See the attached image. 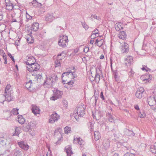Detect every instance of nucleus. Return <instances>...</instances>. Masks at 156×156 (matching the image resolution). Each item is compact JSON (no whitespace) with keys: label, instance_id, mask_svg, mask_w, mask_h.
Wrapping results in <instances>:
<instances>
[{"label":"nucleus","instance_id":"nucleus-3","mask_svg":"<svg viewBox=\"0 0 156 156\" xmlns=\"http://www.w3.org/2000/svg\"><path fill=\"white\" fill-rule=\"evenodd\" d=\"M53 96L50 98V100L55 101L58 99L60 98L63 94L62 91L58 90L57 89L53 91Z\"/></svg>","mask_w":156,"mask_h":156},{"label":"nucleus","instance_id":"nucleus-62","mask_svg":"<svg viewBox=\"0 0 156 156\" xmlns=\"http://www.w3.org/2000/svg\"><path fill=\"white\" fill-rule=\"evenodd\" d=\"M134 108L136 110H140V108H139V107L137 105H135L134 106Z\"/></svg>","mask_w":156,"mask_h":156},{"label":"nucleus","instance_id":"nucleus-7","mask_svg":"<svg viewBox=\"0 0 156 156\" xmlns=\"http://www.w3.org/2000/svg\"><path fill=\"white\" fill-rule=\"evenodd\" d=\"M73 142L75 144H78L80 146H83L84 144V141L80 137H77L75 136H74Z\"/></svg>","mask_w":156,"mask_h":156},{"label":"nucleus","instance_id":"nucleus-19","mask_svg":"<svg viewBox=\"0 0 156 156\" xmlns=\"http://www.w3.org/2000/svg\"><path fill=\"white\" fill-rule=\"evenodd\" d=\"M39 28V24L38 23H34L32 25L30 29L34 31H36L38 30Z\"/></svg>","mask_w":156,"mask_h":156},{"label":"nucleus","instance_id":"nucleus-45","mask_svg":"<svg viewBox=\"0 0 156 156\" xmlns=\"http://www.w3.org/2000/svg\"><path fill=\"white\" fill-rule=\"evenodd\" d=\"M82 25L83 27L86 30H87L88 28V26L86 23L84 22H82Z\"/></svg>","mask_w":156,"mask_h":156},{"label":"nucleus","instance_id":"nucleus-47","mask_svg":"<svg viewBox=\"0 0 156 156\" xmlns=\"http://www.w3.org/2000/svg\"><path fill=\"white\" fill-rule=\"evenodd\" d=\"M123 111L125 112H126V113H127V116H128V113H129V114L130 115V116H131V117H132V118H135V116L133 115H132V114H131L130 113V112H129V111L126 109H124L123 110Z\"/></svg>","mask_w":156,"mask_h":156},{"label":"nucleus","instance_id":"nucleus-23","mask_svg":"<svg viewBox=\"0 0 156 156\" xmlns=\"http://www.w3.org/2000/svg\"><path fill=\"white\" fill-rule=\"evenodd\" d=\"M32 112L35 115H37L39 114L40 110L38 107L36 106H34L32 108Z\"/></svg>","mask_w":156,"mask_h":156},{"label":"nucleus","instance_id":"nucleus-60","mask_svg":"<svg viewBox=\"0 0 156 156\" xmlns=\"http://www.w3.org/2000/svg\"><path fill=\"white\" fill-rule=\"evenodd\" d=\"M0 54L1 55H2V57L6 55L4 51L1 50H0Z\"/></svg>","mask_w":156,"mask_h":156},{"label":"nucleus","instance_id":"nucleus-6","mask_svg":"<svg viewBox=\"0 0 156 156\" xmlns=\"http://www.w3.org/2000/svg\"><path fill=\"white\" fill-rule=\"evenodd\" d=\"M46 80L43 83V86L44 87H50L52 86L53 80H52L49 77H47Z\"/></svg>","mask_w":156,"mask_h":156},{"label":"nucleus","instance_id":"nucleus-20","mask_svg":"<svg viewBox=\"0 0 156 156\" xmlns=\"http://www.w3.org/2000/svg\"><path fill=\"white\" fill-rule=\"evenodd\" d=\"M66 152L67 153V156H71L73 154L72 148L70 145H68L65 147Z\"/></svg>","mask_w":156,"mask_h":156},{"label":"nucleus","instance_id":"nucleus-8","mask_svg":"<svg viewBox=\"0 0 156 156\" xmlns=\"http://www.w3.org/2000/svg\"><path fill=\"white\" fill-rule=\"evenodd\" d=\"M133 57L130 55H128L125 59L124 62L127 66H130L133 62Z\"/></svg>","mask_w":156,"mask_h":156},{"label":"nucleus","instance_id":"nucleus-55","mask_svg":"<svg viewBox=\"0 0 156 156\" xmlns=\"http://www.w3.org/2000/svg\"><path fill=\"white\" fill-rule=\"evenodd\" d=\"M134 73V71L131 69L129 73V75L130 76H133Z\"/></svg>","mask_w":156,"mask_h":156},{"label":"nucleus","instance_id":"nucleus-63","mask_svg":"<svg viewBox=\"0 0 156 156\" xmlns=\"http://www.w3.org/2000/svg\"><path fill=\"white\" fill-rule=\"evenodd\" d=\"M100 97L103 100H105V98L103 94V92H101V93Z\"/></svg>","mask_w":156,"mask_h":156},{"label":"nucleus","instance_id":"nucleus-9","mask_svg":"<svg viewBox=\"0 0 156 156\" xmlns=\"http://www.w3.org/2000/svg\"><path fill=\"white\" fill-rule=\"evenodd\" d=\"M144 89L143 87H140L138 88L136 92V97L139 98H141L142 97L143 93L144 92Z\"/></svg>","mask_w":156,"mask_h":156},{"label":"nucleus","instance_id":"nucleus-4","mask_svg":"<svg viewBox=\"0 0 156 156\" xmlns=\"http://www.w3.org/2000/svg\"><path fill=\"white\" fill-rule=\"evenodd\" d=\"M68 41L67 36L62 35V37L61 36H60L58 44L61 47H65L66 46Z\"/></svg>","mask_w":156,"mask_h":156},{"label":"nucleus","instance_id":"nucleus-21","mask_svg":"<svg viewBox=\"0 0 156 156\" xmlns=\"http://www.w3.org/2000/svg\"><path fill=\"white\" fill-rule=\"evenodd\" d=\"M148 102L150 106H151V105H153L155 104L156 101L154 97H150L148 98Z\"/></svg>","mask_w":156,"mask_h":156},{"label":"nucleus","instance_id":"nucleus-38","mask_svg":"<svg viewBox=\"0 0 156 156\" xmlns=\"http://www.w3.org/2000/svg\"><path fill=\"white\" fill-rule=\"evenodd\" d=\"M18 109L17 108H13V109L11 111V114H13L14 115H16L19 114L18 112Z\"/></svg>","mask_w":156,"mask_h":156},{"label":"nucleus","instance_id":"nucleus-35","mask_svg":"<svg viewBox=\"0 0 156 156\" xmlns=\"http://www.w3.org/2000/svg\"><path fill=\"white\" fill-rule=\"evenodd\" d=\"M33 123L32 122H30L28 123L26 127L27 129V131H29L33 128Z\"/></svg>","mask_w":156,"mask_h":156},{"label":"nucleus","instance_id":"nucleus-2","mask_svg":"<svg viewBox=\"0 0 156 156\" xmlns=\"http://www.w3.org/2000/svg\"><path fill=\"white\" fill-rule=\"evenodd\" d=\"M85 108L81 105L77 107L76 110L75 111L76 113L75 112L74 113L75 118L77 119V115H78L79 117H82L85 114Z\"/></svg>","mask_w":156,"mask_h":156},{"label":"nucleus","instance_id":"nucleus-50","mask_svg":"<svg viewBox=\"0 0 156 156\" xmlns=\"http://www.w3.org/2000/svg\"><path fill=\"white\" fill-rule=\"evenodd\" d=\"M150 106L151 109L154 110L155 112H156V103L155 104L153 105H151V106Z\"/></svg>","mask_w":156,"mask_h":156},{"label":"nucleus","instance_id":"nucleus-22","mask_svg":"<svg viewBox=\"0 0 156 156\" xmlns=\"http://www.w3.org/2000/svg\"><path fill=\"white\" fill-rule=\"evenodd\" d=\"M141 78L143 81L147 80L148 82H149L151 79V76L150 74L147 73L143 76H142Z\"/></svg>","mask_w":156,"mask_h":156},{"label":"nucleus","instance_id":"nucleus-61","mask_svg":"<svg viewBox=\"0 0 156 156\" xmlns=\"http://www.w3.org/2000/svg\"><path fill=\"white\" fill-rule=\"evenodd\" d=\"M63 104L65 105V106L66 107H67L68 105V102L66 100H64L63 101Z\"/></svg>","mask_w":156,"mask_h":156},{"label":"nucleus","instance_id":"nucleus-42","mask_svg":"<svg viewBox=\"0 0 156 156\" xmlns=\"http://www.w3.org/2000/svg\"><path fill=\"white\" fill-rule=\"evenodd\" d=\"M108 116L109 121L111 122H114V119L110 113H108Z\"/></svg>","mask_w":156,"mask_h":156},{"label":"nucleus","instance_id":"nucleus-52","mask_svg":"<svg viewBox=\"0 0 156 156\" xmlns=\"http://www.w3.org/2000/svg\"><path fill=\"white\" fill-rule=\"evenodd\" d=\"M30 60V62H35V58L34 57H32L31 58H28L27 61Z\"/></svg>","mask_w":156,"mask_h":156},{"label":"nucleus","instance_id":"nucleus-37","mask_svg":"<svg viewBox=\"0 0 156 156\" xmlns=\"http://www.w3.org/2000/svg\"><path fill=\"white\" fill-rule=\"evenodd\" d=\"M71 131L70 127L66 126L64 128V131L65 134H68L69 133H71Z\"/></svg>","mask_w":156,"mask_h":156},{"label":"nucleus","instance_id":"nucleus-40","mask_svg":"<svg viewBox=\"0 0 156 156\" xmlns=\"http://www.w3.org/2000/svg\"><path fill=\"white\" fill-rule=\"evenodd\" d=\"M62 130V129L61 128L57 129L55 130L54 135H56L58 134H60Z\"/></svg>","mask_w":156,"mask_h":156},{"label":"nucleus","instance_id":"nucleus-12","mask_svg":"<svg viewBox=\"0 0 156 156\" xmlns=\"http://www.w3.org/2000/svg\"><path fill=\"white\" fill-rule=\"evenodd\" d=\"M121 49V52L123 53L128 52L129 50V47L128 44L125 42L122 44Z\"/></svg>","mask_w":156,"mask_h":156},{"label":"nucleus","instance_id":"nucleus-59","mask_svg":"<svg viewBox=\"0 0 156 156\" xmlns=\"http://www.w3.org/2000/svg\"><path fill=\"white\" fill-rule=\"evenodd\" d=\"M3 18V12L2 11H0V20H1Z\"/></svg>","mask_w":156,"mask_h":156},{"label":"nucleus","instance_id":"nucleus-11","mask_svg":"<svg viewBox=\"0 0 156 156\" xmlns=\"http://www.w3.org/2000/svg\"><path fill=\"white\" fill-rule=\"evenodd\" d=\"M5 5L6 6V9L8 10H11L13 8V6L10 0H5Z\"/></svg>","mask_w":156,"mask_h":156},{"label":"nucleus","instance_id":"nucleus-34","mask_svg":"<svg viewBox=\"0 0 156 156\" xmlns=\"http://www.w3.org/2000/svg\"><path fill=\"white\" fill-rule=\"evenodd\" d=\"M32 80H30L29 82H27L26 83L25 85V87L27 89L30 91H31L30 90L31 87V85Z\"/></svg>","mask_w":156,"mask_h":156},{"label":"nucleus","instance_id":"nucleus-1","mask_svg":"<svg viewBox=\"0 0 156 156\" xmlns=\"http://www.w3.org/2000/svg\"><path fill=\"white\" fill-rule=\"evenodd\" d=\"M25 63L27 65L26 67L27 69L30 72L35 73L38 71L40 67V65L37 63L30 62L29 60L26 61Z\"/></svg>","mask_w":156,"mask_h":156},{"label":"nucleus","instance_id":"nucleus-14","mask_svg":"<svg viewBox=\"0 0 156 156\" xmlns=\"http://www.w3.org/2000/svg\"><path fill=\"white\" fill-rule=\"evenodd\" d=\"M20 16L16 14H13L12 15V22H19L20 21Z\"/></svg>","mask_w":156,"mask_h":156},{"label":"nucleus","instance_id":"nucleus-24","mask_svg":"<svg viewBox=\"0 0 156 156\" xmlns=\"http://www.w3.org/2000/svg\"><path fill=\"white\" fill-rule=\"evenodd\" d=\"M124 134L128 136H134L135 133L132 131L130 130L129 129L126 128L124 129Z\"/></svg>","mask_w":156,"mask_h":156},{"label":"nucleus","instance_id":"nucleus-51","mask_svg":"<svg viewBox=\"0 0 156 156\" xmlns=\"http://www.w3.org/2000/svg\"><path fill=\"white\" fill-rule=\"evenodd\" d=\"M27 41L28 43H32L34 42V40L31 38V37L30 39V38H28L27 39Z\"/></svg>","mask_w":156,"mask_h":156},{"label":"nucleus","instance_id":"nucleus-15","mask_svg":"<svg viewBox=\"0 0 156 156\" xmlns=\"http://www.w3.org/2000/svg\"><path fill=\"white\" fill-rule=\"evenodd\" d=\"M62 55V53L58 54L57 55V59L55 61V67H57L60 66L61 65V61L62 60V58L60 57Z\"/></svg>","mask_w":156,"mask_h":156},{"label":"nucleus","instance_id":"nucleus-58","mask_svg":"<svg viewBox=\"0 0 156 156\" xmlns=\"http://www.w3.org/2000/svg\"><path fill=\"white\" fill-rule=\"evenodd\" d=\"M88 125H90V131H92V129H93V128H92V127H93V125H92V124L91 123V122H89L88 124Z\"/></svg>","mask_w":156,"mask_h":156},{"label":"nucleus","instance_id":"nucleus-13","mask_svg":"<svg viewBox=\"0 0 156 156\" xmlns=\"http://www.w3.org/2000/svg\"><path fill=\"white\" fill-rule=\"evenodd\" d=\"M127 150H129V151L126 152L123 156H135V152L133 150H130V147H125Z\"/></svg>","mask_w":156,"mask_h":156},{"label":"nucleus","instance_id":"nucleus-31","mask_svg":"<svg viewBox=\"0 0 156 156\" xmlns=\"http://www.w3.org/2000/svg\"><path fill=\"white\" fill-rule=\"evenodd\" d=\"M94 139L95 140H98L101 138V134L99 131L94 132Z\"/></svg>","mask_w":156,"mask_h":156},{"label":"nucleus","instance_id":"nucleus-53","mask_svg":"<svg viewBox=\"0 0 156 156\" xmlns=\"http://www.w3.org/2000/svg\"><path fill=\"white\" fill-rule=\"evenodd\" d=\"M36 77L38 81V79L41 80L42 77V73H41V74H38L37 75Z\"/></svg>","mask_w":156,"mask_h":156},{"label":"nucleus","instance_id":"nucleus-41","mask_svg":"<svg viewBox=\"0 0 156 156\" xmlns=\"http://www.w3.org/2000/svg\"><path fill=\"white\" fill-rule=\"evenodd\" d=\"M90 18L92 20H93V18L97 19L98 20H101L100 18L99 17H97L96 15H91L90 16Z\"/></svg>","mask_w":156,"mask_h":156},{"label":"nucleus","instance_id":"nucleus-56","mask_svg":"<svg viewBox=\"0 0 156 156\" xmlns=\"http://www.w3.org/2000/svg\"><path fill=\"white\" fill-rule=\"evenodd\" d=\"M8 55L11 58L12 60L14 62H15V60L14 58L13 57L12 55L11 54L9 53H8Z\"/></svg>","mask_w":156,"mask_h":156},{"label":"nucleus","instance_id":"nucleus-5","mask_svg":"<svg viewBox=\"0 0 156 156\" xmlns=\"http://www.w3.org/2000/svg\"><path fill=\"white\" fill-rule=\"evenodd\" d=\"M60 116L56 113L54 112L51 115L49 119V122L50 123H54L59 119Z\"/></svg>","mask_w":156,"mask_h":156},{"label":"nucleus","instance_id":"nucleus-32","mask_svg":"<svg viewBox=\"0 0 156 156\" xmlns=\"http://www.w3.org/2000/svg\"><path fill=\"white\" fill-rule=\"evenodd\" d=\"M49 78L53 80V83L57 81L58 80V77L57 75L56 74H53L51 76H49Z\"/></svg>","mask_w":156,"mask_h":156},{"label":"nucleus","instance_id":"nucleus-27","mask_svg":"<svg viewBox=\"0 0 156 156\" xmlns=\"http://www.w3.org/2000/svg\"><path fill=\"white\" fill-rule=\"evenodd\" d=\"M101 70H99V72L96 70V74L94 77V80H95L96 82H99L100 80V73L101 74Z\"/></svg>","mask_w":156,"mask_h":156},{"label":"nucleus","instance_id":"nucleus-28","mask_svg":"<svg viewBox=\"0 0 156 156\" xmlns=\"http://www.w3.org/2000/svg\"><path fill=\"white\" fill-rule=\"evenodd\" d=\"M119 37L123 40H125L126 37V32L124 31H121L118 35Z\"/></svg>","mask_w":156,"mask_h":156},{"label":"nucleus","instance_id":"nucleus-29","mask_svg":"<svg viewBox=\"0 0 156 156\" xmlns=\"http://www.w3.org/2000/svg\"><path fill=\"white\" fill-rule=\"evenodd\" d=\"M103 146L105 149H108L110 146L109 141L108 139H106L104 140L103 142Z\"/></svg>","mask_w":156,"mask_h":156},{"label":"nucleus","instance_id":"nucleus-39","mask_svg":"<svg viewBox=\"0 0 156 156\" xmlns=\"http://www.w3.org/2000/svg\"><path fill=\"white\" fill-rule=\"evenodd\" d=\"M6 144L5 139L3 137H0V144L3 145Z\"/></svg>","mask_w":156,"mask_h":156},{"label":"nucleus","instance_id":"nucleus-44","mask_svg":"<svg viewBox=\"0 0 156 156\" xmlns=\"http://www.w3.org/2000/svg\"><path fill=\"white\" fill-rule=\"evenodd\" d=\"M15 132L14 134V135H18L20 133V129L18 128H16L15 129Z\"/></svg>","mask_w":156,"mask_h":156},{"label":"nucleus","instance_id":"nucleus-54","mask_svg":"<svg viewBox=\"0 0 156 156\" xmlns=\"http://www.w3.org/2000/svg\"><path fill=\"white\" fill-rule=\"evenodd\" d=\"M89 50V47L85 46V48H84L83 51L84 52L87 53L88 51Z\"/></svg>","mask_w":156,"mask_h":156},{"label":"nucleus","instance_id":"nucleus-46","mask_svg":"<svg viewBox=\"0 0 156 156\" xmlns=\"http://www.w3.org/2000/svg\"><path fill=\"white\" fill-rule=\"evenodd\" d=\"M150 150L151 152L154 153V154H155L156 153V149L153 147L152 146L150 147Z\"/></svg>","mask_w":156,"mask_h":156},{"label":"nucleus","instance_id":"nucleus-48","mask_svg":"<svg viewBox=\"0 0 156 156\" xmlns=\"http://www.w3.org/2000/svg\"><path fill=\"white\" fill-rule=\"evenodd\" d=\"M74 83V80H72L66 83V84H68V85L67 87L66 86L65 87L67 88H69V86L70 85H72Z\"/></svg>","mask_w":156,"mask_h":156},{"label":"nucleus","instance_id":"nucleus-49","mask_svg":"<svg viewBox=\"0 0 156 156\" xmlns=\"http://www.w3.org/2000/svg\"><path fill=\"white\" fill-rule=\"evenodd\" d=\"M27 15L26 16V17L27 18V20H26V21L28 22L29 20H31L32 17V16H30L28 14H27Z\"/></svg>","mask_w":156,"mask_h":156},{"label":"nucleus","instance_id":"nucleus-18","mask_svg":"<svg viewBox=\"0 0 156 156\" xmlns=\"http://www.w3.org/2000/svg\"><path fill=\"white\" fill-rule=\"evenodd\" d=\"M55 17L52 14H48L45 16V20L50 22L53 21Z\"/></svg>","mask_w":156,"mask_h":156},{"label":"nucleus","instance_id":"nucleus-25","mask_svg":"<svg viewBox=\"0 0 156 156\" xmlns=\"http://www.w3.org/2000/svg\"><path fill=\"white\" fill-rule=\"evenodd\" d=\"M23 152L20 149H16L14 150V155L15 156H22Z\"/></svg>","mask_w":156,"mask_h":156},{"label":"nucleus","instance_id":"nucleus-33","mask_svg":"<svg viewBox=\"0 0 156 156\" xmlns=\"http://www.w3.org/2000/svg\"><path fill=\"white\" fill-rule=\"evenodd\" d=\"M103 42L104 40L103 39H101L100 40L97 39L95 43V44H97L99 47H101L103 45Z\"/></svg>","mask_w":156,"mask_h":156},{"label":"nucleus","instance_id":"nucleus-10","mask_svg":"<svg viewBox=\"0 0 156 156\" xmlns=\"http://www.w3.org/2000/svg\"><path fill=\"white\" fill-rule=\"evenodd\" d=\"M17 144L19 147L25 151H27L28 150L29 147V146L24 141H20L18 142Z\"/></svg>","mask_w":156,"mask_h":156},{"label":"nucleus","instance_id":"nucleus-26","mask_svg":"<svg viewBox=\"0 0 156 156\" xmlns=\"http://www.w3.org/2000/svg\"><path fill=\"white\" fill-rule=\"evenodd\" d=\"M70 74V75L72 76V77H73V79H74V78L75 77V74H74V73L72 72H71V71H70L69 72L63 73H62L61 76L62 78V79L63 78V77L64 76H67L68 75H69Z\"/></svg>","mask_w":156,"mask_h":156},{"label":"nucleus","instance_id":"nucleus-16","mask_svg":"<svg viewBox=\"0 0 156 156\" xmlns=\"http://www.w3.org/2000/svg\"><path fill=\"white\" fill-rule=\"evenodd\" d=\"M2 96L3 97H5V100L9 102L12 100L13 98V97L11 95V93H4Z\"/></svg>","mask_w":156,"mask_h":156},{"label":"nucleus","instance_id":"nucleus-43","mask_svg":"<svg viewBox=\"0 0 156 156\" xmlns=\"http://www.w3.org/2000/svg\"><path fill=\"white\" fill-rule=\"evenodd\" d=\"M11 87V86L9 84H8L6 86L5 89V92L4 93H10L9 90Z\"/></svg>","mask_w":156,"mask_h":156},{"label":"nucleus","instance_id":"nucleus-17","mask_svg":"<svg viewBox=\"0 0 156 156\" xmlns=\"http://www.w3.org/2000/svg\"><path fill=\"white\" fill-rule=\"evenodd\" d=\"M92 113L93 118L96 119V120H99L101 118V115L99 111H95L94 113H93V112H92Z\"/></svg>","mask_w":156,"mask_h":156},{"label":"nucleus","instance_id":"nucleus-36","mask_svg":"<svg viewBox=\"0 0 156 156\" xmlns=\"http://www.w3.org/2000/svg\"><path fill=\"white\" fill-rule=\"evenodd\" d=\"M138 116L140 118H144L146 116V115L145 112L143 111H140V113L138 114Z\"/></svg>","mask_w":156,"mask_h":156},{"label":"nucleus","instance_id":"nucleus-30","mask_svg":"<svg viewBox=\"0 0 156 156\" xmlns=\"http://www.w3.org/2000/svg\"><path fill=\"white\" fill-rule=\"evenodd\" d=\"M18 119L17 121L21 124H23L25 121V118H23L22 115H19L18 116Z\"/></svg>","mask_w":156,"mask_h":156},{"label":"nucleus","instance_id":"nucleus-64","mask_svg":"<svg viewBox=\"0 0 156 156\" xmlns=\"http://www.w3.org/2000/svg\"><path fill=\"white\" fill-rule=\"evenodd\" d=\"M78 51H79V49H78L76 48L74 50V51H73V52H74V53L76 54V53H77L78 52Z\"/></svg>","mask_w":156,"mask_h":156},{"label":"nucleus","instance_id":"nucleus-57","mask_svg":"<svg viewBox=\"0 0 156 156\" xmlns=\"http://www.w3.org/2000/svg\"><path fill=\"white\" fill-rule=\"evenodd\" d=\"M97 34L99 35V34H98V32H92V35L91 36V38L92 39L94 38V37H93V35H95V36H96L97 35Z\"/></svg>","mask_w":156,"mask_h":156}]
</instances>
